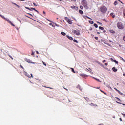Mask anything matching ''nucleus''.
Masks as SVG:
<instances>
[{
    "label": "nucleus",
    "instance_id": "42",
    "mask_svg": "<svg viewBox=\"0 0 125 125\" xmlns=\"http://www.w3.org/2000/svg\"><path fill=\"white\" fill-rule=\"evenodd\" d=\"M80 9H83V6H80Z\"/></svg>",
    "mask_w": 125,
    "mask_h": 125
},
{
    "label": "nucleus",
    "instance_id": "19",
    "mask_svg": "<svg viewBox=\"0 0 125 125\" xmlns=\"http://www.w3.org/2000/svg\"><path fill=\"white\" fill-rule=\"evenodd\" d=\"M93 79H94L95 80H96V81H98V82H100V83H101V81L100 80H99V79H98L95 77H93Z\"/></svg>",
    "mask_w": 125,
    "mask_h": 125
},
{
    "label": "nucleus",
    "instance_id": "3",
    "mask_svg": "<svg viewBox=\"0 0 125 125\" xmlns=\"http://www.w3.org/2000/svg\"><path fill=\"white\" fill-rule=\"evenodd\" d=\"M117 28L119 29L120 30H123L124 28H125V26H124V24L122 22H118L117 24Z\"/></svg>",
    "mask_w": 125,
    "mask_h": 125
},
{
    "label": "nucleus",
    "instance_id": "8",
    "mask_svg": "<svg viewBox=\"0 0 125 125\" xmlns=\"http://www.w3.org/2000/svg\"><path fill=\"white\" fill-rule=\"evenodd\" d=\"M95 62H96V63H97V64H98L99 65H100V66H101V67H103V68H105V67H104V65H103V64H101V63H100V62H99V61H95Z\"/></svg>",
    "mask_w": 125,
    "mask_h": 125
},
{
    "label": "nucleus",
    "instance_id": "17",
    "mask_svg": "<svg viewBox=\"0 0 125 125\" xmlns=\"http://www.w3.org/2000/svg\"><path fill=\"white\" fill-rule=\"evenodd\" d=\"M112 70L113 71V72H117V71H118V69H116V67H113Z\"/></svg>",
    "mask_w": 125,
    "mask_h": 125
},
{
    "label": "nucleus",
    "instance_id": "24",
    "mask_svg": "<svg viewBox=\"0 0 125 125\" xmlns=\"http://www.w3.org/2000/svg\"><path fill=\"white\" fill-rule=\"evenodd\" d=\"M113 62H114L116 64H119V62L116 60H114V61H113Z\"/></svg>",
    "mask_w": 125,
    "mask_h": 125
},
{
    "label": "nucleus",
    "instance_id": "62",
    "mask_svg": "<svg viewBox=\"0 0 125 125\" xmlns=\"http://www.w3.org/2000/svg\"><path fill=\"white\" fill-rule=\"evenodd\" d=\"M48 21H49V22H51V21L49 20H48Z\"/></svg>",
    "mask_w": 125,
    "mask_h": 125
},
{
    "label": "nucleus",
    "instance_id": "40",
    "mask_svg": "<svg viewBox=\"0 0 125 125\" xmlns=\"http://www.w3.org/2000/svg\"><path fill=\"white\" fill-rule=\"evenodd\" d=\"M111 61L114 62L115 60H114L113 58H110V59Z\"/></svg>",
    "mask_w": 125,
    "mask_h": 125
},
{
    "label": "nucleus",
    "instance_id": "47",
    "mask_svg": "<svg viewBox=\"0 0 125 125\" xmlns=\"http://www.w3.org/2000/svg\"><path fill=\"white\" fill-rule=\"evenodd\" d=\"M95 39L96 40H98V37H95Z\"/></svg>",
    "mask_w": 125,
    "mask_h": 125
},
{
    "label": "nucleus",
    "instance_id": "27",
    "mask_svg": "<svg viewBox=\"0 0 125 125\" xmlns=\"http://www.w3.org/2000/svg\"><path fill=\"white\" fill-rule=\"evenodd\" d=\"M89 23L90 24H94V22L92 21H89Z\"/></svg>",
    "mask_w": 125,
    "mask_h": 125
},
{
    "label": "nucleus",
    "instance_id": "34",
    "mask_svg": "<svg viewBox=\"0 0 125 125\" xmlns=\"http://www.w3.org/2000/svg\"><path fill=\"white\" fill-rule=\"evenodd\" d=\"M120 58H121V59H122V60L123 61H124V62H125V59H124V58H123L122 57H121Z\"/></svg>",
    "mask_w": 125,
    "mask_h": 125
},
{
    "label": "nucleus",
    "instance_id": "11",
    "mask_svg": "<svg viewBox=\"0 0 125 125\" xmlns=\"http://www.w3.org/2000/svg\"><path fill=\"white\" fill-rule=\"evenodd\" d=\"M71 7L72 9H75V10H78V9H79V8L77 6H72Z\"/></svg>",
    "mask_w": 125,
    "mask_h": 125
},
{
    "label": "nucleus",
    "instance_id": "22",
    "mask_svg": "<svg viewBox=\"0 0 125 125\" xmlns=\"http://www.w3.org/2000/svg\"><path fill=\"white\" fill-rule=\"evenodd\" d=\"M50 26H52L53 28H55V24H52V23L49 24Z\"/></svg>",
    "mask_w": 125,
    "mask_h": 125
},
{
    "label": "nucleus",
    "instance_id": "55",
    "mask_svg": "<svg viewBox=\"0 0 125 125\" xmlns=\"http://www.w3.org/2000/svg\"><path fill=\"white\" fill-rule=\"evenodd\" d=\"M103 32H104V33H106V30H103Z\"/></svg>",
    "mask_w": 125,
    "mask_h": 125
},
{
    "label": "nucleus",
    "instance_id": "20",
    "mask_svg": "<svg viewBox=\"0 0 125 125\" xmlns=\"http://www.w3.org/2000/svg\"><path fill=\"white\" fill-rule=\"evenodd\" d=\"M61 35H62V36H66V33L64 32H62L61 33Z\"/></svg>",
    "mask_w": 125,
    "mask_h": 125
},
{
    "label": "nucleus",
    "instance_id": "14",
    "mask_svg": "<svg viewBox=\"0 0 125 125\" xmlns=\"http://www.w3.org/2000/svg\"><path fill=\"white\" fill-rule=\"evenodd\" d=\"M66 37H67V38H68V39H69L71 41H73V37L69 36L68 35H67Z\"/></svg>",
    "mask_w": 125,
    "mask_h": 125
},
{
    "label": "nucleus",
    "instance_id": "16",
    "mask_svg": "<svg viewBox=\"0 0 125 125\" xmlns=\"http://www.w3.org/2000/svg\"><path fill=\"white\" fill-rule=\"evenodd\" d=\"M84 99H85V100L87 101V102H90V100L89 99V98H88L87 97H84Z\"/></svg>",
    "mask_w": 125,
    "mask_h": 125
},
{
    "label": "nucleus",
    "instance_id": "35",
    "mask_svg": "<svg viewBox=\"0 0 125 125\" xmlns=\"http://www.w3.org/2000/svg\"><path fill=\"white\" fill-rule=\"evenodd\" d=\"M17 19L19 21L20 24H22V23L21 22V20H20L19 19L17 18Z\"/></svg>",
    "mask_w": 125,
    "mask_h": 125
},
{
    "label": "nucleus",
    "instance_id": "4",
    "mask_svg": "<svg viewBox=\"0 0 125 125\" xmlns=\"http://www.w3.org/2000/svg\"><path fill=\"white\" fill-rule=\"evenodd\" d=\"M82 4L86 9H88V6H87V2L85 0H83L82 1Z\"/></svg>",
    "mask_w": 125,
    "mask_h": 125
},
{
    "label": "nucleus",
    "instance_id": "41",
    "mask_svg": "<svg viewBox=\"0 0 125 125\" xmlns=\"http://www.w3.org/2000/svg\"><path fill=\"white\" fill-rule=\"evenodd\" d=\"M35 55V53H34V52L33 51H32L31 55Z\"/></svg>",
    "mask_w": 125,
    "mask_h": 125
},
{
    "label": "nucleus",
    "instance_id": "43",
    "mask_svg": "<svg viewBox=\"0 0 125 125\" xmlns=\"http://www.w3.org/2000/svg\"><path fill=\"white\" fill-rule=\"evenodd\" d=\"M106 86H107V87H108V88H111V87H110V85H107Z\"/></svg>",
    "mask_w": 125,
    "mask_h": 125
},
{
    "label": "nucleus",
    "instance_id": "2",
    "mask_svg": "<svg viewBox=\"0 0 125 125\" xmlns=\"http://www.w3.org/2000/svg\"><path fill=\"white\" fill-rule=\"evenodd\" d=\"M100 11H101L102 13H106V12H107V7L105 6H102L100 8Z\"/></svg>",
    "mask_w": 125,
    "mask_h": 125
},
{
    "label": "nucleus",
    "instance_id": "18",
    "mask_svg": "<svg viewBox=\"0 0 125 125\" xmlns=\"http://www.w3.org/2000/svg\"><path fill=\"white\" fill-rule=\"evenodd\" d=\"M13 3V4H14V5L16 6L18 8H20V6L19 5H17L16 3Z\"/></svg>",
    "mask_w": 125,
    "mask_h": 125
},
{
    "label": "nucleus",
    "instance_id": "60",
    "mask_svg": "<svg viewBox=\"0 0 125 125\" xmlns=\"http://www.w3.org/2000/svg\"><path fill=\"white\" fill-rule=\"evenodd\" d=\"M43 13L44 14H45V12L44 11H43Z\"/></svg>",
    "mask_w": 125,
    "mask_h": 125
},
{
    "label": "nucleus",
    "instance_id": "48",
    "mask_svg": "<svg viewBox=\"0 0 125 125\" xmlns=\"http://www.w3.org/2000/svg\"><path fill=\"white\" fill-rule=\"evenodd\" d=\"M123 13H124V15L125 16V10L124 11Z\"/></svg>",
    "mask_w": 125,
    "mask_h": 125
},
{
    "label": "nucleus",
    "instance_id": "36",
    "mask_svg": "<svg viewBox=\"0 0 125 125\" xmlns=\"http://www.w3.org/2000/svg\"><path fill=\"white\" fill-rule=\"evenodd\" d=\"M8 56H9V57H10V58H11V59L13 60V58L12 57V56H11L10 55L8 54Z\"/></svg>",
    "mask_w": 125,
    "mask_h": 125
},
{
    "label": "nucleus",
    "instance_id": "25",
    "mask_svg": "<svg viewBox=\"0 0 125 125\" xmlns=\"http://www.w3.org/2000/svg\"><path fill=\"white\" fill-rule=\"evenodd\" d=\"M99 29H100V30H102V31H103V30H104V28L101 26L99 27Z\"/></svg>",
    "mask_w": 125,
    "mask_h": 125
},
{
    "label": "nucleus",
    "instance_id": "10",
    "mask_svg": "<svg viewBox=\"0 0 125 125\" xmlns=\"http://www.w3.org/2000/svg\"><path fill=\"white\" fill-rule=\"evenodd\" d=\"M90 105L91 106V107H97V105L91 103L90 104Z\"/></svg>",
    "mask_w": 125,
    "mask_h": 125
},
{
    "label": "nucleus",
    "instance_id": "58",
    "mask_svg": "<svg viewBox=\"0 0 125 125\" xmlns=\"http://www.w3.org/2000/svg\"><path fill=\"white\" fill-rule=\"evenodd\" d=\"M28 14H29V15H31V16H33V15H32L31 14L28 13Z\"/></svg>",
    "mask_w": 125,
    "mask_h": 125
},
{
    "label": "nucleus",
    "instance_id": "7",
    "mask_svg": "<svg viewBox=\"0 0 125 125\" xmlns=\"http://www.w3.org/2000/svg\"><path fill=\"white\" fill-rule=\"evenodd\" d=\"M25 61H26L28 63H30L31 64H35V62H33L29 59H25Z\"/></svg>",
    "mask_w": 125,
    "mask_h": 125
},
{
    "label": "nucleus",
    "instance_id": "13",
    "mask_svg": "<svg viewBox=\"0 0 125 125\" xmlns=\"http://www.w3.org/2000/svg\"><path fill=\"white\" fill-rule=\"evenodd\" d=\"M77 88H78V89H79L80 90V91H83V88H82L81 87V86L80 85H78L77 86Z\"/></svg>",
    "mask_w": 125,
    "mask_h": 125
},
{
    "label": "nucleus",
    "instance_id": "56",
    "mask_svg": "<svg viewBox=\"0 0 125 125\" xmlns=\"http://www.w3.org/2000/svg\"><path fill=\"white\" fill-rule=\"evenodd\" d=\"M90 73L91 74H92V75H93V72H91V71H90Z\"/></svg>",
    "mask_w": 125,
    "mask_h": 125
},
{
    "label": "nucleus",
    "instance_id": "59",
    "mask_svg": "<svg viewBox=\"0 0 125 125\" xmlns=\"http://www.w3.org/2000/svg\"><path fill=\"white\" fill-rule=\"evenodd\" d=\"M119 120H120V121L121 122H122V118H120Z\"/></svg>",
    "mask_w": 125,
    "mask_h": 125
},
{
    "label": "nucleus",
    "instance_id": "38",
    "mask_svg": "<svg viewBox=\"0 0 125 125\" xmlns=\"http://www.w3.org/2000/svg\"><path fill=\"white\" fill-rule=\"evenodd\" d=\"M100 91H101V92H103V93H104V94H105V95L107 94L106 93L103 92V91H102L101 90H100Z\"/></svg>",
    "mask_w": 125,
    "mask_h": 125
},
{
    "label": "nucleus",
    "instance_id": "64",
    "mask_svg": "<svg viewBox=\"0 0 125 125\" xmlns=\"http://www.w3.org/2000/svg\"><path fill=\"white\" fill-rule=\"evenodd\" d=\"M55 26H58V27H59V26H58V25H57V24H55Z\"/></svg>",
    "mask_w": 125,
    "mask_h": 125
},
{
    "label": "nucleus",
    "instance_id": "26",
    "mask_svg": "<svg viewBox=\"0 0 125 125\" xmlns=\"http://www.w3.org/2000/svg\"><path fill=\"white\" fill-rule=\"evenodd\" d=\"M73 42H76V43H79V42H78L76 39H74L73 40Z\"/></svg>",
    "mask_w": 125,
    "mask_h": 125
},
{
    "label": "nucleus",
    "instance_id": "23",
    "mask_svg": "<svg viewBox=\"0 0 125 125\" xmlns=\"http://www.w3.org/2000/svg\"><path fill=\"white\" fill-rule=\"evenodd\" d=\"M26 9H28V10H30V11H32V10H33L32 9H31V8H29V7H25Z\"/></svg>",
    "mask_w": 125,
    "mask_h": 125
},
{
    "label": "nucleus",
    "instance_id": "45",
    "mask_svg": "<svg viewBox=\"0 0 125 125\" xmlns=\"http://www.w3.org/2000/svg\"><path fill=\"white\" fill-rule=\"evenodd\" d=\"M103 63H106V60L103 61Z\"/></svg>",
    "mask_w": 125,
    "mask_h": 125
},
{
    "label": "nucleus",
    "instance_id": "46",
    "mask_svg": "<svg viewBox=\"0 0 125 125\" xmlns=\"http://www.w3.org/2000/svg\"><path fill=\"white\" fill-rule=\"evenodd\" d=\"M97 23H98V24H100V25H102V23L99 22H97Z\"/></svg>",
    "mask_w": 125,
    "mask_h": 125
},
{
    "label": "nucleus",
    "instance_id": "1",
    "mask_svg": "<svg viewBox=\"0 0 125 125\" xmlns=\"http://www.w3.org/2000/svg\"><path fill=\"white\" fill-rule=\"evenodd\" d=\"M0 16L1 17H2V18H3V19H4L5 20H6V21H7V22L8 23H9V24H10L12 26H13V27H15V25H14V24H13L11 21L10 20H9V19L8 18H6L5 17H4L3 15L0 14Z\"/></svg>",
    "mask_w": 125,
    "mask_h": 125
},
{
    "label": "nucleus",
    "instance_id": "54",
    "mask_svg": "<svg viewBox=\"0 0 125 125\" xmlns=\"http://www.w3.org/2000/svg\"><path fill=\"white\" fill-rule=\"evenodd\" d=\"M87 17V18H89V19H91V20H92V19L91 18H89L88 17Z\"/></svg>",
    "mask_w": 125,
    "mask_h": 125
},
{
    "label": "nucleus",
    "instance_id": "61",
    "mask_svg": "<svg viewBox=\"0 0 125 125\" xmlns=\"http://www.w3.org/2000/svg\"><path fill=\"white\" fill-rule=\"evenodd\" d=\"M30 75L31 76V78H33V74H31Z\"/></svg>",
    "mask_w": 125,
    "mask_h": 125
},
{
    "label": "nucleus",
    "instance_id": "37",
    "mask_svg": "<svg viewBox=\"0 0 125 125\" xmlns=\"http://www.w3.org/2000/svg\"><path fill=\"white\" fill-rule=\"evenodd\" d=\"M20 68H21V69H23V70H24V67H23L22 65H20Z\"/></svg>",
    "mask_w": 125,
    "mask_h": 125
},
{
    "label": "nucleus",
    "instance_id": "12",
    "mask_svg": "<svg viewBox=\"0 0 125 125\" xmlns=\"http://www.w3.org/2000/svg\"><path fill=\"white\" fill-rule=\"evenodd\" d=\"M23 72L24 73L25 76H26V77H28V78H30L31 79V77H30V75H29V74H28V73H27L25 71H24Z\"/></svg>",
    "mask_w": 125,
    "mask_h": 125
},
{
    "label": "nucleus",
    "instance_id": "57",
    "mask_svg": "<svg viewBox=\"0 0 125 125\" xmlns=\"http://www.w3.org/2000/svg\"><path fill=\"white\" fill-rule=\"evenodd\" d=\"M37 54H39V52L38 51H36Z\"/></svg>",
    "mask_w": 125,
    "mask_h": 125
},
{
    "label": "nucleus",
    "instance_id": "9",
    "mask_svg": "<svg viewBox=\"0 0 125 125\" xmlns=\"http://www.w3.org/2000/svg\"><path fill=\"white\" fill-rule=\"evenodd\" d=\"M101 42H104V43H105V44H107V45H108V46H111V45H110L109 43L106 42V41L104 40H102Z\"/></svg>",
    "mask_w": 125,
    "mask_h": 125
},
{
    "label": "nucleus",
    "instance_id": "15",
    "mask_svg": "<svg viewBox=\"0 0 125 125\" xmlns=\"http://www.w3.org/2000/svg\"><path fill=\"white\" fill-rule=\"evenodd\" d=\"M80 76H81V77H88V75H86V74H79Z\"/></svg>",
    "mask_w": 125,
    "mask_h": 125
},
{
    "label": "nucleus",
    "instance_id": "50",
    "mask_svg": "<svg viewBox=\"0 0 125 125\" xmlns=\"http://www.w3.org/2000/svg\"><path fill=\"white\" fill-rule=\"evenodd\" d=\"M33 4H34V5H35V6H37V5L36 4V3H33Z\"/></svg>",
    "mask_w": 125,
    "mask_h": 125
},
{
    "label": "nucleus",
    "instance_id": "29",
    "mask_svg": "<svg viewBox=\"0 0 125 125\" xmlns=\"http://www.w3.org/2000/svg\"><path fill=\"white\" fill-rule=\"evenodd\" d=\"M117 4H118V2L117 1H115L114 3V5H117Z\"/></svg>",
    "mask_w": 125,
    "mask_h": 125
},
{
    "label": "nucleus",
    "instance_id": "6",
    "mask_svg": "<svg viewBox=\"0 0 125 125\" xmlns=\"http://www.w3.org/2000/svg\"><path fill=\"white\" fill-rule=\"evenodd\" d=\"M65 20H66L67 22H68V23L69 24H70V25H72L73 22H72V20H70V19L68 18L67 17H65Z\"/></svg>",
    "mask_w": 125,
    "mask_h": 125
},
{
    "label": "nucleus",
    "instance_id": "32",
    "mask_svg": "<svg viewBox=\"0 0 125 125\" xmlns=\"http://www.w3.org/2000/svg\"><path fill=\"white\" fill-rule=\"evenodd\" d=\"M94 26L95 27V28H98V25H97L96 23L94 24Z\"/></svg>",
    "mask_w": 125,
    "mask_h": 125
},
{
    "label": "nucleus",
    "instance_id": "49",
    "mask_svg": "<svg viewBox=\"0 0 125 125\" xmlns=\"http://www.w3.org/2000/svg\"><path fill=\"white\" fill-rule=\"evenodd\" d=\"M122 115H123V116H124V117H125V114L122 113Z\"/></svg>",
    "mask_w": 125,
    "mask_h": 125
},
{
    "label": "nucleus",
    "instance_id": "39",
    "mask_svg": "<svg viewBox=\"0 0 125 125\" xmlns=\"http://www.w3.org/2000/svg\"><path fill=\"white\" fill-rule=\"evenodd\" d=\"M71 70H72V72H73V73H75V70H74V68H71Z\"/></svg>",
    "mask_w": 125,
    "mask_h": 125
},
{
    "label": "nucleus",
    "instance_id": "30",
    "mask_svg": "<svg viewBox=\"0 0 125 125\" xmlns=\"http://www.w3.org/2000/svg\"><path fill=\"white\" fill-rule=\"evenodd\" d=\"M117 92H118V93H119V94H121V95H124V94L121 93V92L119 90L117 91Z\"/></svg>",
    "mask_w": 125,
    "mask_h": 125
},
{
    "label": "nucleus",
    "instance_id": "44",
    "mask_svg": "<svg viewBox=\"0 0 125 125\" xmlns=\"http://www.w3.org/2000/svg\"><path fill=\"white\" fill-rule=\"evenodd\" d=\"M116 98H117V99H118V101H121V100L120 99V98H117V97H116Z\"/></svg>",
    "mask_w": 125,
    "mask_h": 125
},
{
    "label": "nucleus",
    "instance_id": "28",
    "mask_svg": "<svg viewBox=\"0 0 125 125\" xmlns=\"http://www.w3.org/2000/svg\"><path fill=\"white\" fill-rule=\"evenodd\" d=\"M79 13H80V14H83V12L82 10H80Z\"/></svg>",
    "mask_w": 125,
    "mask_h": 125
},
{
    "label": "nucleus",
    "instance_id": "21",
    "mask_svg": "<svg viewBox=\"0 0 125 125\" xmlns=\"http://www.w3.org/2000/svg\"><path fill=\"white\" fill-rule=\"evenodd\" d=\"M31 9H33V10H35V11L37 12V13H39V11L38 10H36V9H35L34 8H31Z\"/></svg>",
    "mask_w": 125,
    "mask_h": 125
},
{
    "label": "nucleus",
    "instance_id": "31",
    "mask_svg": "<svg viewBox=\"0 0 125 125\" xmlns=\"http://www.w3.org/2000/svg\"><path fill=\"white\" fill-rule=\"evenodd\" d=\"M110 32L111 34H115V31H114V30H110Z\"/></svg>",
    "mask_w": 125,
    "mask_h": 125
},
{
    "label": "nucleus",
    "instance_id": "33",
    "mask_svg": "<svg viewBox=\"0 0 125 125\" xmlns=\"http://www.w3.org/2000/svg\"><path fill=\"white\" fill-rule=\"evenodd\" d=\"M42 62L43 63V64L46 67V63H45L43 61H42Z\"/></svg>",
    "mask_w": 125,
    "mask_h": 125
},
{
    "label": "nucleus",
    "instance_id": "51",
    "mask_svg": "<svg viewBox=\"0 0 125 125\" xmlns=\"http://www.w3.org/2000/svg\"><path fill=\"white\" fill-rule=\"evenodd\" d=\"M29 82H30L31 83H32V84H33L34 83L32 82L31 81V80H30Z\"/></svg>",
    "mask_w": 125,
    "mask_h": 125
},
{
    "label": "nucleus",
    "instance_id": "63",
    "mask_svg": "<svg viewBox=\"0 0 125 125\" xmlns=\"http://www.w3.org/2000/svg\"><path fill=\"white\" fill-rule=\"evenodd\" d=\"M104 84L105 85V84H106V83L104 82Z\"/></svg>",
    "mask_w": 125,
    "mask_h": 125
},
{
    "label": "nucleus",
    "instance_id": "5",
    "mask_svg": "<svg viewBox=\"0 0 125 125\" xmlns=\"http://www.w3.org/2000/svg\"><path fill=\"white\" fill-rule=\"evenodd\" d=\"M72 33L73 34H75L76 36H80V30L77 29V30H72Z\"/></svg>",
    "mask_w": 125,
    "mask_h": 125
},
{
    "label": "nucleus",
    "instance_id": "53",
    "mask_svg": "<svg viewBox=\"0 0 125 125\" xmlns=\"http://www.w3.org/2000/svg\"><path fill=\"white\" fill-rule=\"evenodd\" d=\"M105 66H108V63H105Z\"/></svg>",
    "mask_w": 125,
    "mask_h": 125
},
{
    "label": "nucleus",
    "instance_id": "52",
    "mask_svg": "<svg viewBox=\"0 0 125 125\" xmlns=\"http://www.w3.org/2000/svg\"><path fill=\"white\" fill-rule=\"evenodd\" d=\"M114 89H115L116 90V91H118L119 90L117 89V88H114Z\"/></svg>",
    "mask_w": 125,
    "mask_h": 125
}]
</instances>
